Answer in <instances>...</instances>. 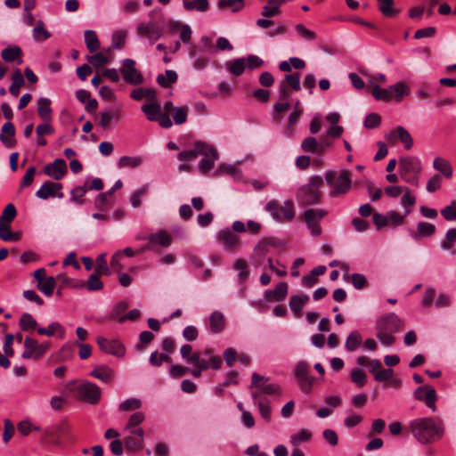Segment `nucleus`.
Masks as SVG:
<instances>
[{
  "instance_id": "f257e3e1",
  "label": "nucleus",
  "mask_w": 456,
  "mask_h": 456,
  "mask_svg": "<svg viewBox=\"0 0 456 456\" xmlns=\"http://www.w3.org/2000/svg\"><path fill=\"white\" fill-rule=\"evenodd\" d=\"M410 429L420 444H428L440 440L444 435V424L441 419L418 418L411 421Z\"/></svg>"
},
{
  "instance_id": "f03ea898",
  "label": "nucleus",
  "mask_w": 456,
  "mask_h": 456,
  "mask_svg": "<svg viewBox=\"0 0 456 456\" xmlns=\"http://www.w3.org/2000/svg\"><path fill=\"white\" fill-rule=\"evenodd\" d=\"M150 20L137 25V35L149 39L153 44L164 32L165 18L160 10L154 9L149 13Z\"/></svg>"
},
{
  "instance_id": "7ed1b4c3",
  "label": "nucleus",
  "mask_w": 456,
  "mask_h": 456,
  "mask_svg": "<svg viewBox=\"0 0 456 456\" xmlns=\"http://www.w3.org/2000/svg\"><path fill=\"white\" fill-rule=\"evenodd\" d=\"M403 327V321L395 314H389L380 317L377 322V338L386 346L394 344V333Z\"/></svg>"
},
{
  "instance_id": "20e7f679",
  "label": "nucleus",
  "mask_w": 456,
  "mask_h": 456,
  "mask_svg": "<svg viewBox=\"0 0 456 456\" xmlns=\"http://www.w3.org/2000/svg\"><path fill=\"white\" fill-rule=\"evenodd\" d=\"M67 388L73 393L77 400L90 404L98 403L102 396L101 388L89 381L78 382L73 380L68 384Z\"/></svg>"
},
{
  "instance_id": "39448f33",
  "label": "nucleus",
  "mask_w": 456,
  "mask_h": 456,
  "mask_svg": "<svg viewBox=\"0 0 456 456\" xmlns=\"http://www.w3.org/2000/svg\"><path fill=\"white\" fill-rule=\"evenodd\" d=\"M323 180L320 175L312 176L307 184L302 185L297 192V200L299 205L306 206L317 204L321 201V188Z\"/></svg>"
},
{
  "instance_id": "423d86ee",
  "label": "nucleus",
  "mask_w": 456,
  "mask_h": 456,
  "mask_svg": "<svg viewBox=\"0 0 456 456\" xmlns=\"http://www.w3.org/2000/svg\"><path fill=\"white\" fill-rule=\"evenodd\" d=\"M399 171L402 178L411 184L419 185V175L422 165L417 157H403L399 159Z\"/></svg>"
},
{
  "instance_id": "0eeeda50",
  "label": "nucleus",
  "mask_w": 456,
  "mask_h": 456,
  "mask_svg": "<svg viewBox=\"0 0 456 456\" xmlns=\"http://www.w3.org/2000/svg\"><path fill=\"white\" fill-rule=\"evenodd\" d=\"M350 171L344 170L336 177V173L329 171L325 174L326 183L330 186V195L338 197L346 193L351 188Z\"/></svg>"
},
{
  "instance_id": "6e6552de",
  "label": "nucleus",
  "mask_w": 456,
  "mask_h": 456,
  "mask_svg": "<svg viewBox=\"0 0 456 456\" xmlns=\"http://www.w3.org/2000/svg\"><path fill=\"white\" fill-rule=\"evenodd\" d=\"M268 379L259 375L256 372L252 374V380L249 388L251 389V396L254 401L262 400L261 395H280L281 388L279 385L274 383L267 384Z\"/></svg>"
},
{
  "instance_id": "1a4fd4ad",
  "label": "nucleus",
  "mask_w": 456,
  "mask_h": 456,
  "mask_svg": "<svg viewBox=\"0 0 456 456\" xmlns=\"http://www.w3.org/2000/svg\"><path fill=\"white\" fill-rule=\"evenodd\" d=\"M265 209L279 222H290L295 217V208L291 200H286L280 205L276 200L266 204Z\"/></svg>"
},
{
  "instance_id": "9d476101",
  "label": "nucleus",
  "mask_w": 456,
  "mask_h": 456,
  "mask_svg": "<svg viewBox=\"0 0 456 456\" xmlns=\"http://www.w3.org/2000/svg\"><path fill=\"white\" fill-rule=\"evenodd\" d=\"M192 360L193 366H199L201 370H218L222 364V359L214 354L212 349H205L202 352H194Z\"/></svg>"
},
{
  "instance_id": "9b49d317",
  "label": "nucleus",
  "mask_w": 456,
  "mask_h": 456,
  "mask_svg": "<svg viewBox=\"0 0 456 456\" xmlns=\"http://www.w3.org/2000/svg\"><path fill=\"white\" fill-rule=\"evenodd\" d=\"M327 215L328 211L323 208H309L305 211L302 217L313 236H320L322 234L319 222Z\"/></svg>"
},
{
  "instance_id": "f8f14e48",
  "label": "nucleus",
  "mask_w": 456,
  "mask_h": 456,
  "mask_svg": "<svg viewBox=\"0 0 456 456\" xmlns=\"http://www.w3.org/2000/svg\"><path fill=\"white\" fill-rule=\"evenodd\" d=\"M289 88L293 91L300 90V76L298 73L285 75L284 80L279 85L280 101H289L290 99Z\"/></svg>"
},
{
  "instance_id": "ddd939ff",
  "label": "nucleus",
  "mask_w": 456,
  "mask_h": 456,
  "mask_svg": "<svg viewBox=\"0 0 456 456\" xmlns=\"http://www.w3.org/2000/svg\"><path fill=\"white\" fill-rule=\"evenodd\" d=\"M310 366L305 361H299L294 370L295 377L297 379L301 389L309 392L314 384V379L309 376Z\"/></svg>"
},
{
  "instance_id": "4468645a",
  "label": "nucleus",
  "mask_w": 456,
  "mask_h": 456,
  "mask_svg": "<svg viewBox=\"0 0 456 456\" xmlns=\"http://www.w3.org/2000/svg\"><path fill=\"white\" fill-rule=\"evenodd\" d=\"M49 345L47 343H38L36 339L27 337L24 340V351L22 353V358L30 359L40 358L48 349Z\"/></svg>"
},
{
  "instance_id": "2eb2a0df",
  "label": "nucleus",
  "mask_w": 456,
  "mask_h": 456,
  "mask_svg": "<svg viewBox=\"0 0 456 456\" xmlns=\"http://www.w3.org/2000/svg\"><path fill=\"white\" fill-rule=\"evenodd\" d=\"M134 66L135 61L134 60L125 59L122 63L121 73L127 84L136 86L142 83L143 77Z\"/></svg>"
},
{
  "instance_id": "dca6fc26",
  "label": "nucleus",
  "mask_w": 456,
  "mask_h": 456,
  "mask_svg": "<svg viewBox=\"0 0 456 456\" xmlns=\"http://www.w3.org/2000/svg\"><path fill=\"white\" fill-rule=\"evenodd\" d=\"M386 140L390 144H395L400 141L406 150H410L413 146V139L410 133L403 126H397L385 135Z\"/></svg>"
},
{
  "instance_id": "f3484780",
  "label": "nucleus",
  "mask_w": 456,
  "mask_h": 456,
  "mask_svg": "<svg viewBox=\"0 0 456 456\" xmlns=\"http://www.w3.org/2000/svg\"><path fill=\"white\" fill-rule=\"evenodd\" d=\"M414 396L417 400L424 401L426 405L435 412L436 411V402L437 400V395L436 390L428 386H421L419 387L414 391Z\"/></svg>"
},
{
  "instance_id": "a211bd4d",
  "label": "nucleus",
  "mask_w": 456,
  "mask_h": 456,
  "mask_svg": "<svg viewBox=\"0 0 456 456\" xmlns=\"http://www.w3.org/2000/svg\"><path fill=\"white\" fill-rule=\"evenodd\" d=\"M128 435L124 440L127 450L139 451L142 448L144 432L141 428H125Z\"/></svg>"
},
{
  "instance_id": "6ab92c4d",
  "label": "nucleus",
  "mask_w": 456,
  "mask_h": 456,
  "mask_svg": "<svg viewBox=\"0 0 456 456\" xmlns=\"http://www.w3.org/2000/svg\"><path fill=\"white\" fill-rule=\"evenodd\" d=\"M97 344L104 353L122 357L125 354V348L118 340H109L105 338H97Z\"/></svg>"
},
{
  "instance_id": "aec40b11",
  "label": "nucleus",
  "mask_w": 456,
  "mask_h": 456,
  "mask_svg": "<svg viewBox=\"0 0 456 456\" xmlns=\"http://www.w3.org/2000/svg\"><path fill=\"white\" fill-rule=\"evenodd\" d=\"M208 152L213 153L214 151L208 148V144L198 142L194 144L193 149L180 152L177 158L180 161H191L195 159L200 154H207Z\"/></svg>"
},
{
  "instance_id": "412c9836",
  "label": "nucleus",
  "mask_w": 456,
  "mask_h": 456,
  "mask_svg": "<svg viewBox=\"0 0 456 456\" xmlns=\"http://www.w3.org/2000/svg\"><path fill=\"white\" fill-rule=\"evenodd\" d=\"M61 184L53 182H45L40 189L36 192V196L42 200H46L50 197L62 198V192H59L61 189Z\"/></svg>"
},
{
  "instance_id": "4be33fe9",
  "label": "nucleus",
  "mask_w": 456,
  "mask_h": 456,
  "mask_svg": "<svg viewBox=\"0 0 456 456\" xmlns=\"http://www.w3.org/2000/svg\"><path fill=\"white\" fill-rule=\"evenodd\" d=\"M67 172V165L62 159H57L45 167V173L54 180H61Z\"/></svg>"
},
{
  "instance_id": "5701e85b",
  "label": "nucleus",
  "mask_w": 456,
  "mask_h": 456,
  "mask_svg": "<svg viewBox=\"0 0 456 456\" xmlns=\"http://www.w3.org/2000/svg\"><path fill=\"white\" fill-rule=\"evenodd\" d=\"M121 109H110L100 112L98 125L104 129L110 127L111 122H119L122 119Z\"/></svg>"
},
{
  "instance_id": "b1692460",
  "label": "nucleus",
  "mask_w": 456,
  "mask_h": 456,
  "mask_svg": "<svg viewBox=\"0 0 456 456\" xmlns=\"http://www.w3.org/2000/svg\"><path fill=\"white\" fill-rule=\"evenodd\" d=\"M90 376L99 379L100 381L109 384L111 383L115 378V371L107 365L96 366L91 372Z\"/></svg>"
},
{
  "instance_id": "393cba45",
  "label": "nucleus",
  "mask_w": 456,
  "mask_h": 456,
  "mask_svg": "<svg viewBox=\"0 0 456 456\" xmlns=\"http://www.w3.org/2000/svg\"><path fill=\"white\" fill-rule=\"evenodd\" d=\"M218 240L228 249L235 250L240 246L239 236L230 230H223L218 232Z\"/></svg>"
},
{
  "instance_id": "a878e982",
  "label": "nucleus",
  "mask_w": 456,
  "mask_h": 456,
  "mask_svg": "<svg viewBox=\"0 0 456 456\" xmlns=\"http://www.w3.org/2000/svg\"><path fill=\"white\" fill-rule=\"evenodd\" d=\"M270 243L266 240L260 241L254 248L252 255V264L255 266H260L264 264L267 254L269 253Z\"/></svg>"
},
{
  "instance_id": "bb28decb",
  "label": "nucleus",
  "mask_w": 456,
  "mask_h": 456,
  "mask_svg": "<svg viewBox=\"0 0 456 456\" xmlns=\"http://www.w3.org/2000/svg\"><path fill=\"white\" fill-rule=\"evenodd\" d=\"M436 226L428 222H419L416 230L411 232V236L414 240L431 237L436 233Z\"/></svg>"
},
{
  "instance_id": "cd10ccee",
  "label": "nucleus",
  "mask_w": 456,
  "mask_h": 456,
  "mask_svg": "<svg viewBox=\"0 0 456 456\" xmlns=\"http://www.w3.org/2000/svg\"><path fill=\"white\" fill-rule=\"evenodd\" d=\"M288 294V285L286 282H280L273 290H266L265 297L267 301H282Z\"/></svg>"
},
{
  "instance_id": "c85d7f7f",
  "label": "nucleus",
  "mask_w": 456,
  "mask_h": 456,
  "mask_svg": "<svg viewBox=\"0 0 456 456\" xmlns=\"http://www.w3.org/2000/svg\"><path fill=\"white\" fill-rule=\"evenodd\" d=\"M208 148L214 152L213 153L208 152L207 154H201L202 156L205 157L204 159H202L200 161V164H199L200 170L202 174H206L210 169H212L214 167L215 161L218 158V153H217L216 150L209 144H208Z\"/></svg>"
},
{
  "instance_id": "c756f323",
  "label": "nucleus",
  "mask_w": 456,
  "mask_h": 456,
  "mask_svg": "<svg viewBox=\"0 0 456 456\" xmlns=\"http://www.w3.org/2000/svg\"><path fill=\"white\" fill-rule=\"evenodd\" d=\"M147 240L150 244H158L165 248L170 246L173 240L172 236L164 230L150 234Z\"/></svg>"
},
{
  "instance_id": "7c9ffc66",
  "label": "nucleus",
  "mask_w": 456,
  "mask_h": 456,
  "mask_svg": "<svg viewBox=\"0 0 456 456\" xmlns=\"http://www.w3.org/2000/svg\"><path fill=\"white\" fill-rule=\"evenodd\" d=\"M51 100L41 97L37 101V114L44 122H51L53 110L50 107Z\"/></svg>"
},
{
  "instance_id": "2f4dec72",
  "label": "nucleus",
  "mask_w": 456,
  "mask_h": 456,
  "mask_svg": "<svg viewBox=\"0 0 456 456\" xmlns=\"http://www.w3.org/2000/svg\"><path fill=\"white\" fill-rule=\"evenodd\" d=\"M15 134V128L12 122H6L1 129L0 141L7 147H12L14 141L12 139Z\"/></svg>"
},
{
  "instance_id": "473e14b6",
  "label": "nucleus",
  "mask_w": 456,
  "mask_h": 456,
  "mask_svg": "<svg viewBox=\"0 0 456 456\" xmlns=\"http://www.w3.org/2000/svg\"><path fill=\"white\" fill-rule=\"evenodd\" d=\"M245 6V0H219L217 7L233 13L240 12Z\"/></svg>"
},
{
  "instance_id": "72a5a7b5",
  "label": "nucleus",
  "mask_w": 456,
  "mask_h": 456,
  "mask_svg": "<svg viewBox=\"0 0 456 456\" xmlns=\"http://www.w3.org/2000/svg\"><path fill=\"white\" fill-rule=\"evenodd\" d=\"M141 109L150 121L158 120L161 115L160 105L156 101L143 104Z\"/></svg>"
},
{
  "instance_id": "f704fd0d",
  "label": "nucleus",
  "mask_w": 456,
  "mask_h": 456,
  "mask_svg": "<svg viewBox=\"0 0 456 456\" xmlns=\"http://www.w3.org/2000/svg\"><path fill=\"white\" fill-rule=\"evenodd\" d=\"M433 167L440 172L444 177L451 178L452 175V168L448 160L444 158L436 157L434 159Z\"/></svg>"
},
{
  "instance_id": "c9c22d12",
  "label": "nucleus",
  "mask_w": 456,
  "mask_h": 456,
  "mask_svg": "<svg viewBox=\"0 0 456 456\" xmlns=\"http://www.w3.org/2000/svg\"><path fill=\"white\" fill-rule=\"evenodd\" d=\"M21 53V49L19 46H10L2 51L1 56L7 62L18 60V63L20 64L22 62Z\"/></svg>"
},
{
  "instance_id": "e433bc0d",
  "label": "nucleus",
  "mask_w": 456,
  "mask_h": 456,
  "mask_svg": "<svg viewBox=\"0 0 456 456\" xmlns=\"http://www.w3.org/2000/svg\"><path fill=\"white\" fill-rule=\"evenodd\" d=\"M309 300L308 296L296 295L290 297L289 307L296 317L301 316V311L305 304Z\"/></svg>"
},
{
  "instance_id": "4c0bfd02",
  "label": "nucleus",
  "mask_w": 456,
  "mask_h": 456,
  "mask_svg": "<svg viewBox=\"0 0 456 456\" xmlns=\"http://www.w3.org/2000/svg\"><path fill=\"white\" fill-rule=\"evenodd\" d=\"M302 151L305 153H313L321 155V146L316 138L308 136L305 138L301 142Z\"/></svg>"
},
{
  "instance_id": "58836bf2",
  "label": "nucleus",
  "mask_w": 456,
  "mask_h": 456,
  "mask_svg": "<svg viewBox=\"0 0 456 456\" xmlns=\"http://www.w3.org/2000/svg\"><path fill=\"white\" fill-rule=\"evenodd\" d=\"M225 321L223 314L214 312L209 317V326L213 333H218L224 328Z\"/></svg>"
},
{
  "instance_id": "ea45409f",
  "label": "nucleus",
  "mask_w": 456,
  "mask_h": 456,
  "mask_svg": "<svg viewBox=\"0 0 456 456\" xmlns=\"http://www.w3.org/2000/svg\"><path fill=\"white\" fill-rule=\"evenodd\" d=\"M131 97L136 101L146 98L148 101H156V91L151 88H136L131 93Z\"/></svg>"
},
{
  "instance_id": "a19ab883",
  "label": "nucleus",
  "mask_w": 456,
  "mask_h": 456,
  "mask_svg": "<svg viewBox=\"0 0 456 456\" xmlns=\"http://www.w3.org/2000/svg\"><path fill=\"white\" fill-rule=\"evenodd\" d=\"M21 234L20 232H12L11 231V224H0V239L4 241H17L20 239Z\"/></svg>"
},
{
  "instance_id": "79ce46f5",
  "label": "nucleus",
  "mask_w": 456,
  "mask_h": 456,
  "mask_svg": "<svg viewBox=\"0 0 456 456\" xmlns=\"http://www.w3.org/2000/svg\"><path fill=\"white\" fill-rule=\"evenodd\" d=\"M12 85L9 88V91L10 93L13 95V96H18L19 94H20V88L23 86L24 84V77H23V75L21 73V71L20 69H16L13 73H12Z\"/></svg>"
},
{
  "instance_id": "37998d69",
  "label": "nucleus",
  "mask_w": 456,
  "mask_h": 456,
  "mask_svg": "<svg viewBox=\"0 0 456 456\" xmlns=\"http://www.w3.org/2000/svg\"><path fill=\"white\" fill-rule=\"evenodd\" d=\"M143 159L140 156H123L118 159V166L120 168H135L142 163Z\"/></svg>"
},
{
  "instance_id": "c03bdc74",
  "label": "nucleus",
  "mask_w": 456,
  "mask_h": 456,
  "mask_svg": "<svg viewBox=\"0 0 456 456\" xmlns=\"http://www.w3.org/2000/svg\"><path fill=\"white\" fill-rule=\"evenodd\" d=\"M392 93V99L395 98L396 102H400L404 95L410 94L409 87L403 82H397L389 87Z\"/></svg>"
},
{
  "instance_id": "a18cd8bd",
  "label": "nucleus",
  "mask_w": 456,
  "mask_h": 456,
  "mask_svg": "<svg viewBox=\"0 0 456 456\" xmlns=\"http://www.w3.org/2000/svg\"><path fill=\"white\" fill-rule=\"evenodd\" d=\"M84 36L86 47L90 53H94L100 49V42L94 30H86Z\"/></svg>"
},
{
  "instance_id": "49530a36",
  "label": "nucleus",
  "mask_w": 456,
  "mask_h": 456,
  "mask_svg": "<svg viewBox=\"0 0 456 456\" xmlns=\"http://www.w3.org/2000/svg\"><path fill=\"white\" fill-rule=\"evenodd\" d=\"M183 3L187 11L206 12L209 5L208 0H183Z\"/></svg>"
},
{
  "instance_id": "de8ad7c7",
  "label": "nucleus",
  "mask_w": 456,
  "mask_h": 456,
  "mask_svg": "<svg viewBox=\"0 0 456 456\" xmlns=\"http://www.w3.org/2000/svg\"><path fill=\"white\" fill-rule=\"evenodd\" d=\"M362 338L361 334L357 330L352 331L346 341L345 347L347 351H354L356 350L362 344Z\"/></svg>"
},
{
  "instance_id": "09e8293b",
  "label": "nucleus",
  "mask_w": 456,
  "mask_h": 456,
  "mask_svg": "<svg viewBox=\"0 0 456 456\" xmlns=\"http://www.w3.org/2000/svg\"><path fill=\"white\" fill-rule=\"evenodd\" d=\"M379 10L386 17H394L398 11L394 8V0H377Z\"/></svg>"
},
{
  "instance_id": "8fccbe9b",
  "label": "nucleus",
  "mask_w": 456,
  "mask_h": 456,
  "mask_svg": "<svg viewBox=\"0 0 456 456\" xmlns=\"http://www.w3.org/2000/svg\"><path fill=\"white\" fill-rule=\"evenodd\" d=\"M226 67L232 75L240 76L245 70L246 60L245 58L236 59L232 61L227 62Z\"/></svg>"
},
{
  "instance_id": "3c124183",
  "label": "nucleus",
  "mask_w": 456,
  "mask_h": 456,
  "mask_svg": "<svg viewBox=\"0 0 456 456\" xmlns=\"http://www.w3.org/2000/svg\"><path fill=\"white\" fill-rule=\"evenodd\" d=\"M56 286L55 278L49 276L46 277L42 282L37 284V289L43 292L45 296L51 297L53 293L54 288Z\"/></svg>"
},
{
  "instance_id": "603ef678",
  "label": "nucleus",
  "mask_w": 456,
  "mask_h": 456,
  "mask_svg": "<svg viewBox=\"0 0 456 456\" xmlns=\"http://www.w3.org/2000/svg\"><path fill=\"white\" fill-rule=\"evenodd\" d=\"M102 274L97 273L96 272H94L85 282L84 287L86 286V289L90 291H97L101 290L103 287L102 281L100 279V276Z\"/></svg>"
},
{
  "instance_id": "864d4df0",
  "label": "nucleus",
  "mask_w": 456,
  "mask_h": 456,
  "mask_svg": "<svg viewBox=\"0 0 456 456\" xmlns=\"http://www.w3.org/2000/svg\"><path fill=\"white\" fill-rule=\"evenodd\" d=\"M177 80V74L175 71L168 69L165 74H159L157 77L158 83L163 87H168L171 84Z\"/></svg>"
},
{
  "instance_id": "5fc2aeb1",
  "label": "nucleus",
  "mask_w": 456,
  "mask_h": 456,
  "mask_svg": "<svg viewBox=\"0 0 456 456\" xmlns=\"http://www.w3.org/2000/svg\"><path fill=\"white\" fill-rule=\"evenodd\" d=\"M51 37V33L46 30L44 27V22L42 20H37L36 22V26L33 28V38L36 41H44Z\"/></svg>"
},
{
  "instance_id": "6e6d98bb",
  "label": "nucleus",
  "mask_w": 456,
  "mask_h": 456,
  "mask_svg": "<svg viewBox=\"0 0 456 456\" xmlns=\"http://www.w3.org/2000/svg\"><path fill=\"white\" fill-rule=\"evenodd\" d=\"M37 332L39 335H46L49 337L53 336L55 332H59L61 338H63L64 336V329L58 322H52L47 328H39Z\"/></svg>"
},
{
  "instance_id": "4d7b16f0",
  "label": "nucleus",
  "mask_w": 456,
  "mask_h": 456,
  "mask_svg": "<svg viewBox=\"0 0 456 456\" xmlns=\"http://www.w3.org/2000/svg\"><path fill=\"white\" fill-rule=\"evenodd\" d=\"M456 242V228H451L446 232L445 239L441 241L440 247L444 250H452Z\"/></svg>"
},
{
  "instance_id": "13d9d810",
  "label": "nucleus",
  "mask_w": 456,
  "mask_h": 456,
  "mask_svg": "<svg viewBox=\"0 0 456 456\" xmlns=\"http://www.w3.org/2000/svg\"><path fill=\"white\" fill-rule=\"evenodd\" d=\"M16 215L17 211L14 205L12 203L8 204L4 208L2 215L0 216V224H11V223L14 220Z\"/></svg>"
},
{
  "instance_id": "bf43d9fd",
  "label": "nucleus",
  "mask_w": 456,
  "mask_h": 456,
  "mask_svg": "<svg viewBox=\"0 0 456 456\" xmlns=\"http://www.w3.org/2000/svg\"><path fill=\"white\" fill-rule=\"evenodd\" d=\"M188 111L189 108L187 106L175 107L171 113L174 122L176 125H182L185 123L187 120Z\"/></svg>"
},
{
  "instance_id": "052dcab7",
  "label": "nucleus",
  "mask_w": 456,
  "mask_h": 456,
  "mask_svg": "<svg viewBox=\"0 0 456 456\" xmlns=\"http://www.w3.org/2000/svg\"><path fill=\"white\" fill-rule=\"evenodd\" d=\"M312 433L306 429H302L294 434L290 437V443L294 447H297L301 443L307 442L311 439Z\"/></svg>"
},
{
  "instance_id": "680f3d73",
  "label": "nucleus",
  "mask_w": 456,
  "mask_h": 456,
  "mask_svg": "<svg viewBox=\"0 0 456 456\" xmlns=\"http://www.w3.org/2000/svg\"><path fill=\"white\" fill-rule=\"evenodd\" d=\"M37 322L29 314H23L20 319V327L22 330H33L37 328Z\"/></svg>"
},
{
  "instance_id": "e2e57ef3",
  "label": "nucleus",
  "mask_w": 456,
  "mask_h": 456,
  "mask_svg": "<svg viewBox=\"0 0 456 456\" xmlns=\"http://www.w3.org/2000/svg\"><path fill=\"white\" fill-rule=\"evenodd\" d=\"M142 406V401L138 398L132 397L122 402L118 409L121 411H130L140 409Z\"/></svg>"
},
{
  "instance_id": "0e129e2a",
  "label": "nucleus",
  "mask_w": 456,
  "mask_h": 456,
  "mask_svg": "<svg viewBox=\"0 0 456 456\" xmlns=\"http://www.w3.org/2000/svg\"><path fill=\"white\" fill-rule=\"evenodd\" d=\"M290 105L288 101H281V102H277L273 106V118L276 121H281L284 113L289 109Z\"/></svg>"
},
{
  "instance_id": "69168bd1",
  "label": "nucleus",
  "mask_w": 456,
  "mask_h": 456,
  "mask_svg": "<svg viewBox=\"0 0 456 456\" xmlns=\"http://www.w3.org/2000/svg\"><path fill=\"white\" fill-rule=\"evenodd\" d=\"M373 97L379 101L389 102L392 100V93L389 88H381L379 86H375L371 92Z\"/></svg>"
},
{
  "instance_id": "338daca9",
  "label": "nucleus",
  "mask_w": 456,
  "mask_h": 456,
  "mask_svg": "<svg viewBox=\"0 0 456 456\" xmlns=\"http://www.w3.org/2000/svg\"><path fill=\"white\" fill-rule=\"evenodd\" d=\"M295 29L297 35L305 41H314L316 38V34L313 30L308 29L303 24H297Z\"/></svg>"
},
{
  "instance_id": "774afa93",
  "label": "nucleus",
  "mask_w": 456,
  "mask_h": 456,
  "mask_svg": "<svg viewBox=\"0 0 456 456\" xmlns=\"http://www.w3.org/2000/svg\"><path fill=\"white\" fill-rule=\"evenodd\" d=\"M441 215L446 221L456 220V201L451 202V204L440 211Z\"/></svg>"
}]
</instances>
